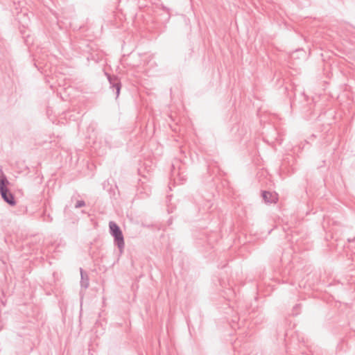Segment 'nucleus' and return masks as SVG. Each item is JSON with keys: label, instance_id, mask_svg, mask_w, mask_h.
<instances>
[{"label": "nucleus", "instance_id": "nucleus-1", "mask_svg": "<svg viewBox=\"0 0 355 355\" xmlns=\"http://www.w3.org/2000/svg\"><path fill=\"white\" fill-rule=\"evenodd\" d=\"M110 233L114 237V243L117 245L120 252L123 251L125 247L124 238L119 226L114 221L109 223Z\"/></svg>", "mask_w": 355, "mask_h": 355}, {"label": "nucleus", "instance_id": "nucleus-2", "mask_svg": "<svg viewBox=\"0 0 355 355\" xmlns=\"http://www.w3.org/2000/svg\"><path fill=\"white\" fill-rule=\"evenodd\" d=\"M110 87L116 89V97L119 96L121 88V83L117 76L107 74Z\"/></svg>", "mask_w": 355, "mask_h": 355}, {"label": "nucleus", "instance_id": "nucleus-3", "mask_svg": "<svg viewBox=\"0 0 355 355\" xmlns=\"http://www.w3.org/2000/svg\"><path fill=\"white\" fill-rule=\"evenodd\" d=\"M0 193L3 200L6 202L8 205L14 206L16 204L14 196L12 195V193L10 192L8 189L7 190L0 191Z\"/></svg>", "mask_w": 355, "mask_h": 355}, {"label": "nucleus", "instance_id": "nucleus-4", "mask_svg": "<svg viewBox=\"0 0 355 355\" xmlns=\"http://www.w3.org/2000/svg\"><path fill=\"white\" fill-rule=\"evenodd\" d=\"M80 275H81L80 285L83 288L86 289L89 286L88 275L82 268H80Z\"/></svg>", "mask_w": 355, "mask_h": 355}, {"label": "nucleus", "instance_id": "nucleus-5", "mask_svg": "<svg viewBox=\"0 0 355 355\" xmlns=\"http://www.w3.org/2000/svg\"><path fill=\"white\" fill-rule=\"evenodd\" d=\"M262 197L266 202H275V196L269 191H264L262 192Z\"/></svg>", "mask_w": 355, "mask_h": 355}, {"label": "nucleus", "instance_id": "nucleus-6", "mask_svg": "<svg viewBox=\"0 0 355 355\" xmlns=\"http://www.w3.org/2000/svg\"><path fill=\"white\" fill-rule=\"evenodd\" d=\"M8 184V181L5 175H2L0 177V191L7 190V184Z\"/></svg>", "mask_w": 355, "mask_h": 355}, {"label": "nucleus", "instance_id": "nucleus-7", "mask_svg": "<svg viewBox=\"0 0 355 355\" xmlns=\"http://www.w3.org/2000/svg\"><path fill=\"white\" fill-rule=\"evenodd\" d=\"M84 206H85V202L84 200H78L75 205V208L78 209Z\"/></svg>", "mask_w": 355, "mask_h": 355}]
</instances>
